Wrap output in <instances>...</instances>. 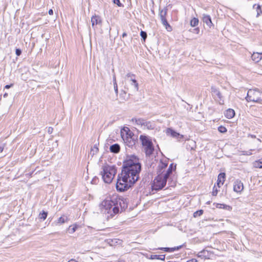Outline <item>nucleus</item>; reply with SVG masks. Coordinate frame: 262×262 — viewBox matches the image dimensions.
<instances>
[{
    "mask_svg": "<svg viewBox=\"0 0 262 262\" xmlns=\"http://www.w3.org/2000/svg\"><path fill=\"white\" fill-rule=\"evenodd\" d=\"M100 209L105 214H107V219L112 218L118 214L120 210L123 211L127 207L126 200L118 195H113L109 199L103 200L100 204Z\"/></svg>",
    "mask_w": 262,
    "mask_h": 262,
    "instance_id": "obj_1",
    "label": "nucleus"
},
{
    "mask_svg": "<svg viewBox=\"0 0 262 262\" xmlns=\"http://www.w3.org/2000/svg\"><path fill=\"white\" fill-rule=\"evenodd\" d=\"M141 166L139 162V159L135 156H132L129 159L123 162L122 172L120 175L126 174V180L130 179L133 181L134 179V183L139 178V173L141 171Z\"/></svg>",
    "mask_w": 262,
    "mask_h": 262,
    "instance_id": "obj_2",
    "label": "nucleus"
},
{
    "mask_svg": "<svg viewBox=\"0 0 262 262\" xmlns=\"http://www.w3.org/2000/svg\"><path fill=\"white\" fill-rule=\"evenodd\" d=\"M121 136L124 143L129 147H133L135 145L137 138L128 127H124L121 130Z\"/></svg>",
    "mask_w": 262,
    "mask_h": 262,
    "instance_id": "obj_3",
    "label": "nucleus"
},
{
    "mask_svg": "<svg viewBox=\"0 0 262 262\" xmlns=\"http://www.w3.org/2000/svg\"><path fill=\"white\" fill-rule=\"evenodd\" d=\"M126 174L123 175L119 174L116 183V188L118 191L122 192L127 190L134 184V179L133 181L130 179L128 181L126 180Z\"/></svg>",
    "mask_w": 262,
    "mask_h": 262,
    "instance_id": "obj_4",
    "label": "nucleus"
},
{
    "mask_svg": "<svg viewBox=\"0 0 262 262\" xmlns=\"http://www.w3.org/2000/svg\"><path fill=\"white\" fill-rule=\"evenodd\" d=\"M117 172L115 166L106 165L103 167V171L101 172L102 179L106 183H110L113 180Z\"/></svg>",
    "mask_w": 262,
    "mask_h": 262,
    "instance_id": "obj_5",
    "label": "nucleus"
},
{
    "mask_svg": "<svg viewBox=\"0 0 262 262\" xmlns=\"http://www.w3.org/2000/svg\"><path fill=\"white\" fill-rule=\"evenodd\" d=\"M140 140L144 147L146 156H149L152 154L154 150L153 144L150 138L145 135H140Z\"/></svg>",
    "mask_w": 262,
    "mask_h": 262,
    "instance_id": "obj_6",
    "label": "nucleus"
},
{
    "mask_svg": "<svg viewBox=\"0 0 262 262\" xmlns=\"http://www.w3.org/2000/svg\"><path fill=\"white\" fill-rule=\"evenodd\" d=\"M247 101L261 103L262 102V90L250 89L247 92L246 97Z\"/></svg>",
    "mask_w": 262,
    "mask_h": 262,
    "instance_id": "obj_7",
    "label": "nucleus"
},
{
    "mask_svg": "<svg viewBox=\"0 0 262 262\" xmlns=\"http://www.w3.org/2000/svg\"><path fill=\"white\" fill-rule=\"evenodd\" d=\"M126 84L130 85V89L134 92H137L139 90V84L136 80V75L133 73H127L125 77Z\"/></svg>",
    "mask_w": 262,
    "mask_h": 262,
    "instance_id": "obj_8",
    "label": "nucleus"
},
{
    "mask_svg": "<svg viewBox=\"0 0 262 262\" xmlns=\"http://www.w3.org/2000/svg\"><path fill=\"white\" fill-rule=\"evenodd\" d=\"M167 179L164 175H158L154 179L153 188L156 190L162 189L165 186Z\"/></svg>",
    "mask_w": 262,
    "mask_h": 262,
    "instance_id": "obj_9",
    "label": "nucleus"
},
{
    "mask_svg": "<svg viewBox=\"0 0 262 262\" xmlns=\"http://www.w3.org/2000/svg\"><path fill=\"white\" fill-rule=\"evenodd\" d=\"M211 93L215 101L218 102L220 104H224L223 96L218 88L215 86H211Z\"/></svg>",
    "mask_w": 262,
    "mask_h": 262,
    "instance_id": "obj_10",
    "label": "nucleus"
},
{
    "mask_svg": "<svg viewBox=\"0 0 262 262\" xmlns=\"http://www.w3.org/2000/svg\"><path fill=\"white\" fill-rule=\"evenodd\" d=\"M168 161L167 160H161L157 168V173L158 175H164L165 169L167 167Z\"/></svg>",
    "mask_w": 262,
    "mask_h": 262,
    "instance_id": "obj_11",
    "label": "nucleus"
},
{
    "mask_svg": "<svg viewBox=\"0 0 262 262\" xmlns=\"http://www.w3.org/2000/svg\"><path fill=\"white\" fill-rule=\"evenodd\" d=\"M91 23L92 26L94 29H96V28H97V25L101 26L102 20L100 16L96 15L93 16L91 18Z\"/></svg>",
    "mask_w": 262,
    "mask_h": 262,
    "instance_id": "obj_12",
    "label": "nucleus"
},
{
    "mask_svg": "<svg viewBox=\"0 0 262 262\" xmlns=\"http://www.w3.org/2000/svg\"><path fill=\"white\" fill-rule=\"evenodd\" d=\"M244 189V185L239 180H236L234 183L233 190L237 193L241 192Z\"/></svg>",
    "mask_w": 262,
    "mask_h": 262,
    "instance_id": "obj_13",
    "label": "nucleus"
},
{
    "mask_svg": "<svg viewBox=\"0 0 262 262\" xmlns=\"http://www.w3.org/2000/svg\"><path fill=\"white\" fill-rule=\"evenodd\" d=\"M203 21L210 28L213 26L210 16L209 15L203 14Z\"/></svg>",
    "mask_w": 262,
    "mask_h": 262,
    "instance_id": "obj_14",
    "label": "nucleus"
},
{
    "mask_svg": "<svg viewBox=\"0 0 262 262\" xmlns=\"http://www.w3.org/2000/svg\"><path fill=\"white\" fill-rule=\"evenodd\" d=\"M166 133L168 134H170V135L174 138H180V139H182L183 138V135H181L179 133L175 132L174 130H173V129H172L170 128H168L167 129Z\"/></svg>",
    "mask_w": 262,
    "mask_h": 262,
    "instance_id": "obj_15",
    "label": "nucleus"
},
{
    "mask_svg": "<svg viewBox=\"0 0 262 262\" xmlns=\"http://www.w3.org/2000/svg\"><path fill=\"white\" fill-rule=\"evenodd\" d=\"M225 173H220L217 178V185L219 187H221V185H223L225 180Z\"/></svg>",
    "mask_w": 262,
    "mask_h": 262,
    "instance_id": "obj_16",
    "label": "nucleus"
},
{
    "mask_svg": "<svg viewBox=\"0 0 262 262\" xmlns=\"http://www.w3.org/2000/svg\"><path fill=\"white\" fill-rule=\"evenodd\" d=\"M182 247V245H181V246L174 247L173 248H167V247L159 248V249L163 250L167 252H174V251L180 250Z\"/></svg>",
    "mask_w": 262,
    "mask_h": 262,
    "instance_id": "obj_17",
    "label": "nucleus"
},
{
    "mask_svg": "<svg viewBox=\"0 0 262 262\" xmlns=\"http://www.w3.org/2000/svg\"><path fill=\"white\" fill-rule=\"evenodd\" d=\"M252 60L256 62H259L262 59V53H253L251 56Z\"/></svg>",
    "mask_w": 262,
    "mask_h": 262,
    "instance_id": "obj_18",
    "label": "nucleus"
},
{
    "mask_svg": "<svg viewBox=\"0 0 262 262\" xmlns=\"http://www.w3.org/2000/svg\"><path fill=\"white\" fill-rule=\"evenodd\" d=\"M167 10L166 7L164 8V9L159 10V16L161 21L166 19V16L167 15Z\"/></svg>",
    "mask_w": 262,
    "mask_h": 262,
    "instance_id": "obj_19",
    "label": "nucleus"
},
{
    "mask_svg": "<svg viewBox=\"0 0 262 262\" xmlns=\"http://www.w3.org/2000/svg\"><path fill=\"white\" fill-rule=\"evenodd\" d=\"M110 150L112 152L118 153L120 150V145L118 144H114L111 145L110 147Z\"/></svg>",
    "mask_w": 262,
    "mask_h": 262,
    "instance_id": "obj_20",
    "label": "nucleus"
},
{
    "mask_svg": "<svg viewBox=\"0 0 262 262\" xmlns=\"http://www.w3.org/2000/svg\"><path fill=\"white\" fill-rule=\"evenodd\" d=\"M253 9H255L256 11V17H259L261 14H262V10L260 5L259 4H254L253 6Z\"/></svg>",
    "mask_w": 262,
    "mask_h": 262,
    "instance_id": "obj_21",
    "label": "nucleus"
},
{
    "mask_svg": "<svg viewBox=\"0 0 262 262\" xmlns=\"http://www.w3.org/2000/svg\"><path fill=\"white\" fill-rule=\"evenodd\" d=\"M235 115L234 111L232 109H228L226 111L225 113L226 117L228 119L232 118Z\"/></svg>",
    "mask_w": 262,
    "mask_h": 262,
    "instance_id": "obj_22",
    "label": "nucleus"
},
{
    "mask_svg": "<svg viewBox=\"0 0 262 262\" xmlns=\"http://www.w3.org/2000/svg\"><path fill=\"white\" fill-rule=\"evenodd\" d=\"M253 166L256 168H262V158L255 161L253 163Z\"/></svg>",
    "mask_w": 262,
    "mask_h": 262,
    "instance_id": "obj_23",
    "label": "nucleus"
},
{
    "mask_svg": "<svg viewBox=\"0 0 262 262\" xmlns=\"http://www.w3.org/2000/svg\"><path fill=\"white\" fill-rule=\"evenodd\" d=\"M162 25L165 27L166 30L168 32H171L172 30L171 26L168 24L167 19L161 21Z\"/></svg>",
    "mask_w": 262,
    "mask_h": 262,
    "instance_id": "obj_24",
    "label": "nucleus"
},
{
    "mask_svg": "<svg viewBox=\"0 0 262 262\" xmlns=\"http://www.w3.org/2000/svg\"><path fill=\"white\" fill-rule=\"evenodd\" d=\"M216 207L218 208L224 209L227 210H231L232 209L231 206L223 204H217Z\"/></svg>",
    "mask_w": 262,
    "mask_h": 262,
    "instance_id": "obj_25",
    "label": "nucleus"
},
{
    "mask_svg": "<svg viewBox=\"0 0 262 262\" xmlns=\"http://www.w3.org/2000/svg\"><path fill=\"white\" fill-rule=\"evenodd\" d=\"M172 166H173V164H171L170 165V166H169L168 168L167 169V170L164 173V176H165L168 179L170 174H171V173H172Z\"/></svg>",
    "mask_w": 262,
    "mask_h": 262,
    "instance_id": "obj_26",
    "label": "nucleus"
},
{
    "mask_svg": "<svg viewBox=\"0 0 262 262\" xmlns=\"http://www.w3.org/2000/svg\"><path fill=\"white\" fill-rule=\"evenodd\" d=\"M132 120L133 121H135V123L138 125H144L145 123V120L141 118H133Z\"/></svg>",
    "mask_w": 262,
    "mask_h": 262,
    "instance_id": "obj_27",
    "label": "nucleus"
},
{
    "mask_svg": "<svg viewBox=\"0 0 262 262\" xmlns=\"http://www.w3.org/2000/svg\"><path fill=\"white\" fill-rule=\"evenodd\" d=\"M165 258V255H151L150 259H157L160 260H164Z\"/></svg>",
    "mask_w": 262,
    "mask_h": 262,
    "instance_id": "obj_28",
    "label": "nucleus"
},
{
    "mask_svg": "<svg viewBox=\"0 0 262 262\" xmlns=\"http://www.w3.org/2000/svg\"><path fill=\"white\" fill-rule=\"evenodd\" d=\"M206 254H208V251L204 250L199 252L198 254V256L201 258H206L207 255Z\"/></svg>",
    "mask_w": 262,
    "mask_h": 262,
    "instance_id": "obj_29",
    "label": "nucleus"
},
{
    "mask_svg": "<svg viewBox=\"0 0 262 262\" xmlns=\"http://www.w3.org/2000/svg\"><path fill=\"white\" fill-rule=\"evenodd\" d=\"M199 24V19L196 18L194 17L190 21V25L192 27H195Z\"/></svg>",
    "mask_w": 262,
    "mask_h": 262,
    "instance_id": "obj_30",
    "label": "nucleus"
},
{
    "mask_svg": "<svg viewBox=\"0 0 262 262\" xmlns=\"http://www.w3.org/2000/svg\"><path fill=\"white\" fill-rule=\"evenodd\" d=\"M47 215H48L47 212L42 211V212L39 213V218L40 219H43L44 220L47 218Z\"/></svg>",
    "mask_w": 262,
    "mask_h": 262,
    "instance_id": "obj_31",
    "label": "nucleus"
},
{
    "mask_svg": "<svg viewBox=\"0 0 262 262\" xmlns=\"http://www.w3.org/2000/svg\"><path fill=\"white\" fill-rule=\"evenodd\" d=\"M67 217L61 216L58 220V223H60V224L64 223L66 222V221H67Z\"/></svg>",
    "mask_w": 262,
    "mask_h": 262,
    "instance_id": "obj_32",
    "label": "nucleus"
},
{
    "mask_svg": "<svg viewBox=\"0 0 262 262\" xmlns=\"http://www.w3.org/2000/svg\"><path fill=\"white\" fill-rule=\"evenodd\" d=\"M140 36H141L143 40L145 41L147 38V33L145 31H141L140 32Z\"/></svg>",
    "mask_w": 262,
    "mask_h": 262,
    "instance_id": "obj_33",
    "label": "nucleus"
},
{
    "mask_svg": "<svg viewBox=\"0 0 262 262\" xmlns=\"http://www.w3.org/2000/svg\"><path fill=\"white\" fill-rule=\"evenodd\" d=\"M203 210H199L198 211H195L194 213L193 216L194 217H196L198 216H201V215L203 214Z\"/></svg>",
    "mask_w": 262,
    "mask_h": 262,
    "instance_id": "obj_34",
    "label": "nucleus"
},
{
    "mask_svg": "<svg viewBox=\"0 0 262 262\" xmlns=\"http://www.w3.org/2000/svg\"><path fill=\"white\" fill-rule=\"evenodd\" d=\"M218 130L220 132L223 133L227 132V129L226 128V127L224 126H220L218 128Z\"/></svg>",
    "mask_w": 262,
    "mask_h": 262,
    "instance_id": "obj_35",
    "label": "nucleus"
},
{
    "mask_svg": "<svg viewBox=\"0 0 262 262\" xmlns=\"http://www.w3.org/2000/svg\"><path fill=\"white\" fill-rule=\"evenodd\" d=\"M217 192H218V190L215 185L213 188L212 194V195L216 196L217 194Z\"/></svg>",
    "mask_w": 262,
    "mask_h": 262,
    "instance_id": "obj_36",
    "label": "nucleus"
},
{
    "mask_svg": "<svg viewBox=\"0 0 262 262\" xmlns=\"http://www.w3.org/2000/svg\"><path fill=\"white\" fill-rule=\"evenodd\" d=\"M113 3L115 4H116L119 7H121L122 6V4L120 3V0H113Z\"/></svg>",
    "mask_w": 262,
    "mask_h": 262,
    "instance_id": "obj_37",
    "label": "nucleus"
},
{
    "mask_svg": "<svg viewBox=\"0 0 262 262\" xmlns=\"http://www.w3.org/2000/svg\"><path fill=\"white\" fill-rule=\"evenodd\" d=\"M114 90L116 94L117 95L118 93V85L117 82H114Z\"/></svg>",
    "mask_w": 262,
    "mask_h": 262,
    "instance_id": "obj_38",
    "label": "nucleus"
},
{
    "mask_svg": "<svg viewBox=\"0 0 262 262\" xmlns=\"http://www.w3.org/2000/svg\"><path fill=\"white\" fill-rule=\"evenodd\" d=\"M98 151V148L96 147H94L92 149L91 151V153L93 152V155H94L95 153H97Z\"/></svg>",
    "mask_w": 262,
    "mask_h": 262,
    "instance_id": "obj_39",
    "label": "nucleus"
},
{
    "mask_svg": "<svg viewBox=\"0 0 262 262\" xmlns=\"http://www.w3.org/2000/svg\"><path fill=\"white\" fill-rule=\"evenodd\" d=\"M21 53V51L19 49H16L15 50V54L17 56H19Z\"/></svg>",
    "mask_w": 262,
    "mask_h": 262,
    "instance_id": "obj_40",
    "label": "nucleus"
},
{
    "mask_svg": "<svg viewBox=\"0 0 262 262\" xmlns=\"http://www.w3.org/2000/svg\"><path fill=\"white\" fill-rule=\"evenodd\" d=\"M4 144H2V143H0V152H2L4 148Z\"/></svg>",
    "mask_w": 262,
    "mask_h": 262,
    "instance_id": "obj_41",
    "label": "nucleus"
},
{
    "mask_svg": "<svg viewBox=\"0 0 262 262\" xmlns=\"http://www.w3.org/2000/svg\"><path fill=\"white\" fill-rule=\"evenodd\" d=\"M53 131V128L52 127H49L48 129V132L49 134H52Z\"/></svg>",
    "mask_w": 262,
    "mask_h": 262,
    "instance_id": "obj_42",
    "label": "nucleus"
},
{
    "mask_svg": "<svg viewBox=\"0 0 262 262\" xmlns=\"http://www.w3.org/2000/svg\"><path fill=\"white\" fill-rule=\"evenodd\" d=\"M12 86H13V84H11L10 85H5V88L8 89L10 88Z\"/></svg>",
    "mask_w": 262,
    "mask_h": 262,
    "instance_id": "obj_43",
    "label": "nucleus"
},
{
    "mask_svg": "<svg viewBox=\"0 0 262 262\" xmlns=\"http://www.w3.org/2000/svg\"><path fill=\"white\" fill-rule=\"evenodd\" d=\"M48 13H49V14L50 15H53V10H52V9H50V10H49Z\"/></svg>",
    "mask_w": 262,
    "mask_h": 262,
    "instance_id": "obj_44",
    "label": "nucleus"
},
{
    "mask_svg": "<svg viewBox=\"0 0 262 262\" xmlns=\"http://www.w3.org/2000/svg\"><path fill=\"white\" fill-rule=\"evenodd\" d=\"M76 229H77V227H76V226L73 227L71 229L72 231V233L76 231Z\"/></svg>",
    "mask_w": 262,
    "mask_h": 262,
    "instance_id": "obj_45",
    "label": "nucleus"
},
{
    "mask_svg": "<svg viewBox=\"0 0 262 262\" xmlns=\"http://www.w3.org/2000/svg\"><path fill=\"white\" fill-rule=\"evenodd\" d=\"M197 260L195 259H192L190 260H188L187 262H196Z\"/></svg>",
    "mask_w": 262,
    "mask_h": 262,
    "instance_id": "obj_46",
    "label": "nucleus"
},
{
    "mask_svg": "<svg viewBox=\"0 0 262 262\" xmlns=\"http://www.w3.org/2000/svg\"><path fill=\"white\" fill-rule=\"evenodd\" d=\"M68 262H77L75 259H71L68 261Z\"/></svg>",
    "mask_w": 262,
    "mask_h": 262,
    "instance_id": "obj_47",
    "label": "nucleus"
},
{
    "mask_svg": "<svg viewBox=\"0 0 262 262\" xmlns=\"http://www.w3.org/2000/svg\"><path fill=\"white\" fill-rule=\"evenodd\" d=\"M114 82H116V76L115 75L113 76V84H114Z\"/></svg>",
    "mask_w": 262,
    "mask_h": 262,
    "instance_id": "obj_48",
    "label": "nucleus"
},
{
    "mask_svg": "<svg viewBox=\"0 0 262 262\" xmlns=\"http://www.w3.org/2000/svg\"><path fill=\"white\" fill-rule=\"evenodd\" d=\"M126 35H127V34L124 32L122 34V37H124L126 36Z\"/></svg>",
    "mask_w": 262,
    "mask_h": 262,
    "instance_id": "obj_49",
    "label": "nucleus"
},
{
    "mask_svg": "<svg viewBox=\"0 0 262 262\" xmlns=\"http://www.w3.org/2000/svg\"><path fill=\"white\" fill-rule=\"evenodd\" d=\"M251 137L252 138H256V136L255 135H250Z\"/></svg>",
    "mask_w": 262,
    "mask_h": 262,
    "instance_id": "obj_50",
    "label": "nucleus"
},
{
    "mask_svg": "<svg viewBox=\"0 0 262 262\" xmlns=\"http://www.w3.org/2000/svg\"><path fill=\"white\" fill-rule=\"evenodd\" d=\"M195 30H196V31H197V33H198L199 32V28H196L194 29Z\"/></svg>",
    "mask_w": 262,
    "mask_h": 262,
    "instance_id": "obj_51",
    "label": "nucleus"
},
{
    "mask_svg": "<svg viewBox=\"0 0 262 262\" xmlns=\"http://www.w3.org/2000/svg\"><path fill=\"white\" fill-rule=\"evenodd\" d=\"M8 96V94L7 93H5L4 95V97H7Z\"/></svg>",
    "mask_w": 262,
    "mask_h": 262,
    "instance_id": "obj_52",
    "label": "nucleus"
},
{
    "mask_svg": "<svg viewBox=\"0 0 262 262\" xmlns=\"http://www.w3.org/2000/svg\"><path fill=\"white\" fill-rule=\"evenodd\" d=\"M118 262H124V261H123V260H121L118 261Z\"/></svg>",
    "mask_w": 262,
    "mask_h": 262,
    "instance_id": "obj_53",
    "label": "nucleus"
}]
</instances>
